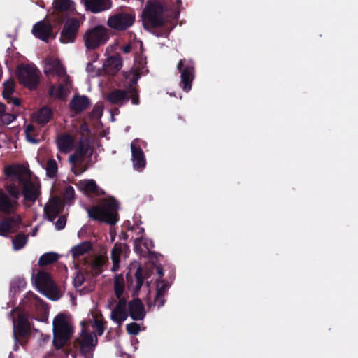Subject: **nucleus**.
<instances>
[{
	"instance_id": "nucleus-5",
	"label": "nucleus",
	"mask_w": 358,
	"mask_h": 358,
	"mask_svg": "<svg viewBox=\"0 0 358 358\" xmlns=\"http://www.w3.org/2000/svg\"><path fill=\"white\" fill-rule=\"evenodd\" d=\"M53 343L57 348H61L73 334L71 320L64 314L57 315L52 321Z\"/></svg>"
},
{
	"instance_id": "nucleus-8",
	"label": "nucleus",
	"mask_w": 358,
	"mask_h": 358,
	"mask_svg": "<svg viewBox=\"0 0 358 358\" xmlns=\"http://www.w3.org/2000/svg\"><path fill=\"white\" fill-rule=\"evenodd\" d=\"M34 281L39 292L48 298L52 300L60 298L61 292L48 272L44 270L39 271L34 277Z\"/></svg>"
},
{
	"instance_id": "nucleus-56",
	"label": "nucleus",
	"mask_w": 358,
	"mask_h": 358,
	"mask_svg": "<svg viewBox=\"0 0 358 358\" xmlns=\"http://www.w3.org/2000/svg\"><path fill=\"white\" fill-rule=\"evenodd\" d=\"M66 17L62 16L61 19L58 20L59 23H64L65 22Z\"/></svg>"
},
{
	"instance_id": "nucleus-29",
	"label": "nucleus",
	"mask_w": 358,
	"mask_h": 358,
	"mask_svg": "<svg viewBox=\"0 0 358 358\" xmlns=\"http://www.w3.org/2000/svg\"><path fill=\"white\" fill-rule=\"evenodd\" d=\"M122 66V60L119 56L110 57L104 64V66L111 73L118 71Z\"/></svg>"
},
{
	"instance_id": "nucleus-61",
	"label": "nucleus",
	"mask_w": 358,
	"mask_h": 358,
	"mask_svg": "<svg viewBox=\"0 0 358 358\" xmlns=\"http://www.w3.org/2000/svg\"><path fill=\"white\" fill-rule=\"evenodd\" d=\"M53 90H54V87H52V90H51V92L52 93Z\"/></svg>"
},
{
	"instance_id": "nucleus-59",
	"label": "nucleus",
	"mask_w": 358,
	"mask_h": 358,
	"mask_svg": "<svg viewBox=\"0 0 358 358\" xmlns=\"http://www.w3.org/2000/svg\"><path fill=\"white\" fill-rule=\"evenodd\" d=\"M143 232H144V229L143 228H141L139 233H143Z\"/></svg>"
},
{
	"instance_id": "nucleus-31",
	"label": "nucleus",
	"mask_w": 358,
	"mask_h": 358,
	"mask_svg": "<svg viewBox=\"0 0 358 358\" xmlns=\"http://www.w3.org/2000/svg\"><path fill=\"white\" fill-rule=\"evenodd\" d=\"M59 255L53 252H49L43 254L38 259V264L40 266H46L56 262Z\"/></svg>"
},
{
	"instance_id": "nucleus-25",
	"label": "nucleus",
	"mask_w": 358,
	"mask_h": 358,
	"mask_svg": "<svg viewBox=\"0 0 358 358\" xmlns=\"http://www.w3.org/2000/svg\"><path fill=\"white\" fill-rule=\"evenodd\" d=\"M87 10L93 13L105 11L111 7L110 0H83Z\"/></svg>"
},
{
	"instance_id": "nucleus-42",
	"label": "nucleus",
	"mask_w": 358,
	"mask_h": 358,
	"mask_svg": "<svg viewBox=\"0 0 358 358\" xmlns=\"http://www.w3.org/2000/svg\"><path fill=\"white\" fill-rule=\"evenodd\" d=\"M75 196V192L74 189L72 186L69 185L67 186L64 192V198L66 201H69L71 203L73 199Z\"/></svg>"
},
{
	"instance_id": "nucleus-6",
	"label": "nucleus",
	"mask_w": 358,
	"mask_h": 358,
	"mask_svg": "<svg viewBox=\"0 0 358 358\" xmlns=\"http://www.w3.org/2000/svg\"><path fill=\"white\" fill-rule=\"evenodd\" d=\"M24 172V169L21 166H8L4 169L8 180L4 185L5 192L15 199H19L21 195L20 187L23 185Z\"/></svg>"
},
{
	"instance_id": "nucleus-27",
	"label": "nucleus",
	"mask_w": 358,
	"mask_h": 358,
	"mask_svg": "<svg viewBox=\"0 0 358 358\" xmlns=\"http://www.w3.org/2000/svg\"><path fill=\"white\" fill-rule=\"evenodd\" d=\"M170 286V283L164 280H159L157 282V293L154 301L155 305L161 307L164 304V296Z\"/></svg>"
},
{
	"instance_id": "nucleus-19",
	"label": "nucleus",
	"mask_w": 358,
	"mask_h": 358,
	"mask_svg": "<svg viewBox=\"0 0 358 358\" xmlns=\"http://www.w3.org/2000/svg\"><path fill=\"white\" fill-rule=\"evenodd\" d=\"M64 209V205L59 197L52 198L44 207V213L48 220L53 222Z\"/></svg>"
},
{
	"instance_id": "nucleus-55",
	"label": "nucleus",
	"mask_w": 358,
	"mask_h": 358,
	"mask_svg": "<svg viewBox=\"0 0 358 358\" xmlns=\"http://www.w3.org/2000/svg\"><path fill=\"white\" fill-rule=\"evenodd\" d=\"M132 266H133V268H139V269L143 268L142 267V266L140 264H138V262L133 263Z\"/></svg>"
},
{
	"instance_id": "nucleus-16",
	"label": "nucleus",
	"mask_w": 358,
	"mask_h": 358,
	"mask_svg": "<svg viewBox=\"0 0 358 358\" xmlns=\"http://www.w3.org/2000/svg\"><path fill=\"white\" fill-rule=\"evenodd\" d=\"M31 32L36 38L45 42L55 38L52 24L45 20L36 22L33 26Z\"/></svg>"
},
{
	"instance_id": "nucleus-50",
	"label": "nucleus",
	"mask_w": 358,
	"mask_h": 358,
	"mask_svg": "<svg viewBox=\"0 0 358 358\" xmlns=\"http://www.w3.org/2000/svg\"><path fill=\"white\" fill-rule=\"evenodd\" d=\"M152 33L154 34H155L157 37L167 36L169 34V32H167L166 31H153Z\"/></svg>"
},
{
	"instance_id": "nucleus-39",
	"label": "nucleus",
	"mask_w": 358,
	"mask_h": 358,
	"mask_svg": "<svg viewBox=\"0 0 358 358\" xmlns=\"http://www.w3.org/2000/svg\"><path fill=\"white\" fill-rule=\"evenodd\" d=\"M88 276L86 270H79L77 271L74 278L75 286L76 287L82 286Z\"/></svg>"
},
{
	"instance_id": "nucleus-40",
	"label": "nucleus",
	"mask_w": 358,
	"mask_h": 358,
	"mask_svg": "<svg viewBox=\"0 0 358 358\" xmlns=\"http://www.w3.org/2000/svg\"><path fill=\"white\" fill-rule=\"evenodd\" d=\"M14 92V82L12 80H8L4 83V87L2 96L4 99H8Z\"/></svg>"
},
{
	"instance_id": "nucleus-26",
	"label": "nucleus",
	"mask_w": 358,
	"mask_h": 358,
	"mask_svg": "<svg viewBox=\"0 0 358 358\" xmlns=\"http://www.w3.org/2000/svg\"><path fill=\"white\" fill-rule=\"evenodd\" d=\"M74 138L69 134L62 133L58 135L57 145L62 153H69L74 147Z\"/></svg>"
},
{
	"instance_id": "nucleus-32",
	"label": "nucleus",
	"mask_w": 358,
	"mask_h": 358,
	"mask_svg": "<svg viewBox=\"0 0 358 358\" xmlns=\"http://www.w3.org/2000/svg\"><path fill=\"white\" fill-rule=\"evenodd\" d=\"M52 6L55 11L62 13L73 9V2L71 0H54Z\"/></svg>"
},
{
	"instance_id": "nucleus-51",
	"label": "nucleus",
	"mask_w": 358,
	"mask_h": 358,
	"mask_svg": "<svg viewBox=\"0 0 358 358\" xmlns=\"http://www.w3.org/2000/svg\"><path fill=\"white\" fill-rule=\"evenodd\" d=\"M131 50V45L130 44H127L122 47V51L124 53H129Z\"/></svg>"
},
{
	"instance_id": "nucleus-22",
	"label": "nucleus",
	"mask_w": 358,
	"mask_h": 358,
	"mask_svg": "<svg viewBox=\"0 0 358 358\" xmlns=\"http://www.w3.org/2000/svg\"><path fill=\"white\" fill-rule=\"evenodd\" d=\"M137 142L136 139L131 143L132 161L134 169H142L145 166V158L141 148L136 145Z\"/></svg>"
},
{
	"instance_id": "nucleus-23",
	"label": "nucleus",
	"mask_w": 358,
	"mask_h": 358,
	"mask_svg": "<svg viewBox=\"0 0 358 358\" xmlns=\"http://www.w3.org/2000/svg\"><path fill=\"white\" fill-rule=\"evenodd\" d=\"M90 99L85 95H75L69 103V107L76 114H80L89 108Z\"/></svg>"
},
{
	"instance_id": "nucleus-43",
	"label": "nucleus",
	"mask_w": 358,
	"mask_h": 358,
	"mask_svg": "<svg viewBox=\"0 0 358 358\" xmlns=\"http://www.w3.org/2000/svg\"><path fill=\"white\" fill-rule=\"evenodd\" d=\"M127 331L129 334L137 335L140 331V325L136 322H131L127 325Z\"/></svg>"
},
{
	"instance_id": "nucleus-11",
	"label": "nucleus",
	"mask_w": 358,
	"mask_h": 358,
	"mask_svg": "<svg viewBox=\"0 0 358 358\" xmlns=\"http://www.w3.org/2000/svg\"><path fill=\"white\" fill-rule=\"evenodd\" d=\"M177 69L181 73L180 86L185 92H188L192 89L194 79V63L192 59H182L178 62Z\"/></svg>"
},
{
	"instance_id": "nucleus-48",
	"label": "nucleus",
	"mask_w": 358,
	"mask_h": 358,
	"mask_svg": "<svg viewBox=\"0 0 358 358\" xmlns=\"http://www.w3.org/2000/svg\"><path fill=\"white\" fill-rule=\"evenodd\" d=\"M8 103H12L15 106H20L21 105V100L17 97L9 96L8 99H6Z\"/></svg>"
},
{
	"instance_id": "nucleus-58",
	"label": "nucleus",
	"mask_w": 358,
	"mask_h": 358,
	"mask_svg": "<svg viewBox=\"0 0 358 358\" xmlns=\"http://www.w3.org/2000/svg\"><path fill=\"white\" fill-rule=\"evenodd\" d=\"M158 274H159V276H162L163 275L162 270H158Z\"/></svg>"
},
{
	"instance_id": "nucleus-37",
	"label": "nucleus",
	"mask_w": 358,
	"mask_h": 358,
	"mask_svg": "<svg viewBox=\"0 0 358 358\" xmlns=\"http://www.w3.org/2000/svg\"><path fill=\"white\" fill-rule=\"evenodd\" d=\"M93 317V324L92 325V328L96 331L97 335L101 336L104 332V324L103 322L102 316H94Z\"/></svg>"
},
{
	"instance_id": "nucleus-14",
	"label": "nucleus",
	"mask_w": 358,
	"mask_h": 358,
	"mask_svg": "<svg viewBox=\"0 0 358 358\" xmlns=\"http://www.w3.org/2000/svg\"><path fill=\"white\" fill-rule=\"evenodd\" d=\"M143 237L137 238L134 241V250L141 256L147 257L148 260L152 263V268H163V266L158 263L163 256L156 252L150 251V246L147 242L143 243L145 250L141 248Z\"/></svg>"
},
{
	"instance_id": "nucleus-44",
	"label": "nucleus",
	"mask_w": 358,
	"mask_h": 358,
	"mask_svg": "<svg viewBox=\"0 0 358 358\" xmlns=\"http://www.w3.org/2000/svg\"><path fill=\"white\" fill-rule=\"evenodd\" d=\"M34 130V127L32 124L27 126L25 129L26 137L28 141L31 143H37V140L31 135V132Z\"/></svg>"
},
{
	"instance_id": "nucleus-41",
	"label": "nucleus",
	"mask_w": 358,
	"mask_h": 358,
	"mask_svg": "<svg viewBox=\"0 0 358 358\" xmlns=\"http://www.w3.org/2000/svg\"><path fill=\"white\" fill-rule=\"evenodd\" d=\"M71 164V171L76 176H79L87 170V168L83 164V161H78V162Z\"/></svg>"
},
{
	"instance_id": "nucleus-35",
	"label": "nucleus",
	"mask_w": 358,
	"mask_h": 358,
	"mask_svg": "<svg viewBox=\"0 0 358 358\" xmlns=\"http://www.w3.org/2000/svg\"><path fill=\"white\" fill-rule=\"evenodd\" d=\"M45 170L48 178H53L57 176L58 166L54 159H50L47 162Z\"/></svg>"
},
{
	"instance_id": "nucleus-7",
	"label": "nucleus",
	"mask_w": 358,
	"mask_h": 358,
	"mask_svg": "<svg viewBox=\"0 0 358 358\" xmlns=\"http://www.w3.org/2000/svg\"><path fill=\"white\" fill-rule=\"evenodd\" d=\"M129 99L131 100V103L134 105L140 103L139 91L136 80L130 83L126 90L115 89L110 92L106 97V100L109 103L119 106L127 103Z\"/></svg>"
},
{
	"instance_id": "nucleus-24",
	"label": "nucleus",
	"mask_w": 358,
	"mask_h": 358,
	"mask_svg": "<svg viewBox=\"0 0 358 358\" xmlns=\"http://www.w3.org/2000/svg\"><path fill=\"white\" fill-rule=\"evenodd\" d=\"M129 316L134 320H142L146 315L145 307L138 299L131 301L128 304Z\"/></svg>"
},
{
	"instance_id": "nucleus-33",
	"label": "nucleus",
	"mask_w": 358,
	"mask_h": 358,
	"mask_svg": "<svg viewBox=\"0 0 358 358\" xmlns=\"http://www.w3.org/2000/svg\"><path fill=\"white\" fill-rule=\"evenodd\" d=\"M122 248L120 244L115 243L111 250L112 268H120V255Z\"/></svg>"
},
{
	"instance_id": "nucleus-17",
	"label": "nucleus",
	"mask_w": 358,
	"mask_h": 358,
	"mask_svg": "<svg viewBox=\"0 0 358 358\" xmlns=\"http://www.w3.org/2000/svg\"><path fill=\"white\" fill-rule=\"evenodd\" d=\"M40 188L39 184L33 182L30 178L24 176L21 194L25 200L34 203L41 194Z\"/></svg>"
},
{
	"instance_id": "nucleus-18",
	"label": "nucleus",
	"mask_w": 358,
	"mask_h": 358,
	"mask_svg": "<svg viewBox=\"0 0 358 358\" xmlns=\"http://www.w3.org/2000/svg\"><path fill=\"white\" fill-rule=\"evenodd\" d=\"M90 150V140L87 138H81L75 149L74 153L71 155L69 157V163L75 164L78 161H83L84 157Z\"/></svg>"
},
{
	"instance_id": "nucleus-1",
	"label": "nucleus",
	"mask_w": 358,
	"mask_h": 358,
	"mask_svg": "<svg viewBox=\"0 0 358 358\" xmlns=\"http://www.w3.org/2000/svg\"><path fill=\"white\" fill-rule=\"evenodd\" d=\"M19 199H15L0 188V213L6 217L0 220V236L8 237L10 234L17 232L22 224V218L17 213L20 206Z\"/></svg>"
},
{
	"instance_id": "nucleus-13",
	"label": "nucleus",
	"mask_w": 358,
	"mask_h": 358,
	"mask_svg": "<svg viewBox=\"0 0 358 358\" xmlns=\"http://www.w3.org/2000/svg\"><path fill=\"white\" fill-rule=\"evenodd\" d=\"M135 19L134 14L121 12L110 16L107 24L112 29L124 31L133 25Z\"/></svg>"
},
{
	"instance_id": "nucleus-46",
	"label": "nucleus",
	"mask_w": 358,
	"mask_h": 358,
	"mask_svg": "<svg viewBox=\"0 0 358 358\" xmlns=\"http://www.w3.org/2000/svg\"><path fill=\"white\" fill-rule=\"evenodd\" d=\"M1 117L3 124H9L16 119V115L13 114L6 113L5 112L4 115H3Z\"/></svg>"
},
{
	"instance_id": "nucleus-34",
	"label": "nucleus",
	"mask_w": 358,
	"mask_h": 358,
	"mask_svg": "<svg viewBox=\"0 0 358 358\" xmlns=\"http://www.w3.org/2000/svg\"><path fill=\"white\" fill-rule=\"evenodd\" d=\"M28 241V235L23 233L17 234L13 239V247L15 250L23 248Z\"/></svg>"
},
{
	"instance_id": "nucleus-62",
	"label": "nucleus",
	"mask_w": 358,
	"mask_h": 358,
	"mask_svg": "<svg viewBox=\"0 0 358 358\" xmlns=\"http://www.w3.org/2000/svg\"><path fill=\"white\" fill-rule=\"evenodd\" d=\"M64 269H66V268H67V267L64 265Z\"/></svg>"
},
{
	"instance_id": "nucleus-49",
	"label": "nucleus",
	"mask_w": 358,
	"mask_h": 358,
	"mask_svg": "<svg viewBox=\"0 0 358 358\" xmlns=\"http://www.w3.org/2000/svg\"><path fill=\"white\" fill-rule=\"evenodd\" d=\"M64 88L62 85H59L58 87V88L56 90V92H55V96L58 99H62L64 96Z\"/></svg>"
},
{
	"instance_id": "nucleus-38",
	"label": "nucleus",
	"mask_w": 358,
	"mask_h": 358,
	"mask_svg": "<svg viewBox=\"0 0 358 358\" xmlns=\"http://www.w3.org/2000/svg\"><path fill=\"white\" fill-rule=\"evenodd\" d=\"M148 270H136L135 273L136 289L139 290L142 287L143 280L148 277Z\"/></svg>"
},
{
	"instance_id": "nucleus-60",
	"label": "nucleus",
	"mask_w": 358,
	"mask_h": 358,
	"mask_svg": "<svg viewBox=\"0 0 358 358\" xmlns=\"http://www.w3.org/2000/svg\"><path fill=\"white\" fill-rule=\"evenodd\" d=\"M150 245L151 247H153V244H152V242H150Z\"/></svg>"
},
{
	"instance_id": "nucleus-30",
	"label": "nucleus",
	"mask_w": 358,
	"mask_h": 358,
	"mask_svg": "<svg viewBox=\"0 0 358 358\" xmlns=\"http://www.w3.org/2000/svg\"><path fill=\"white\" fill-rule=\"evenodd\" d=\"M52 116V110L48 107H43L36 114V121L40 124H47Z\"/></svg>"
},
{
	"instance_id": "nucleus-15",
	"label": "nucleus",
	"mask_w": 358,
	"mask_h": 358,
	"mask_svg": "<svg viewBox=\"0 0 358 358\" xmlns=\"http://www.w3.org/2000/svg\"><path fill=\"white\" fill-rule=\"evenodd\" d=\"M80 22L76 17L67 19L60 34L59 41L62 43H73L77 37Z\"/></svg>"
},
{
	"instance_id": "nucleus-57",
	"label": "nucleus",
	"mask_w": 358,
	"mask_h": 358,
	"mask_svg": "<svg viewBox=\"0 0 358 358\" xmlns=\"http://www.w3.org/2000/svg\"><path fill=\"white\" fill-rule=\"evenodd\" d=\"M37 231H38V229L36 227L34 228V231H33V236H35L37 233Z\"/></svg>"
},
{
	"instance_id": "nucleus-36",
	"label": "nucleus",
	"mask_w": 358,
	"mask_h": 358,
	"mask_svg": "<svg viewBox=\"0 0 358 358\" xmlns=\"http://www.w3.org/2000/svg\"><path fill=\"white\" fill-rule=\"evenodd\" d=\"M114 289L117 298H120L124 290V282L122 275H117L115 278Z\"/></svg>"
},
{
	"instance_id": "nucleus-10",
	"label": "nucleus",
	"mask_w": 358,
	"mask_h": 358,
	"mask_svg": "<svg viewBox=\"0 0 358 358\" xmlns=\"http://www.w3.org/2000/svg\"><path fill=\"white\" fill-rule=\"evenodd\" d=\"M16 73L21 85L30 90L37 88L41 72L35 66L21 64L17 66Z\"/></svg>"
},
{
	"instance_id": "nucleus-20",
	"label": "nucleus",
	"mask_w": 358,
	"mask_h": 358,
	"mask_svg": "<svg viewBox=\"0 0 358 358\" xmlns=\"http://www.w3.org/2000/svg\"><path fill=\"white\" fill-rule=\"evenodd\" d=\"M76 185L78 189L86 195L94 194L95 196H101L105 194V192L101 189L97 185L95 180L92 179L80 180Z\"/></svg>"
},
{
	"instance_id": "nucleus-21",
	"label": "nucleus",
	"mask_w": 358,
	"mask_h": 358,
	"mask_svg": "<svg viewBox=\"0 0 358 358\" xmlns=\"http://www.w3.org/2000/svg\"><path fill=\"white\" fill-rule=\"evenodd\" d=\"M126 308L127 301L124 299H120L115 308L111 312L110 319L116 322L119 327H120L122 322L128 317Z\"/></svg>"
},
{
	"instance_id": "nucleus-9",
	"label": "nucleus",
	"mask_w": 358,
	"mask_h": 358,
	"mask_svg": "<svg viewBox=\"0 0 358 358\" xmlns=\"http://www.w3.org/2000/svg\"><path fill=\"white\" fill-rule=\"evenodd\" d=\"M83 40L87 49L95 50L109 40V30L103 25H96L85 33Z\"/></svg>"
},
{
	"instance_id": "nucleus-47",
	"label": "nucleus",
	"mask_w": 358,
	"mask_h": 358,
	"mask_svg": "<svg viewBox=\"0 0 358 358\" xmlns=\"http://www.w3.org/2000/svg\"><path fill=\"white\" fill-rule=\"evenodd\" d=\"M66 224V217L65 215H61L55 222V227L57 230L63 229Z\"/></svg>"
},
{
	"instance_id": "nucleus-2",
	"label": "nucleus",
	"mask_w": 358,
	"mask_h": 358,
	"mask_svg": "<svg viewBox=\"0 0 358 358\" xmlns=\"http://www.w3.org/2000/svg\"><path fill=\"white\" fill-rule=\"evenodd\" d=\"M92 251L93 244L90 241H82L72 247L70 253L75 264L74 268H80L79 262L90 266L91 268H102L108 264V257L105 248L98 252H92Z\"/></svg>"
},
{
	"instance_id": "nucleus-52",
	"label": "nucleus",
	"mask_w": 358,
	"mask_h": 358,
	"mask_svg": "<svg viewBox=\"0 0 358 358\" xmlns=\"http://www.w3.org/2000/svg\"><path fill=\"white\" fill-rule=\"evenodd\" d=\"M80 129L83 131L87 132V133H89L90 131V130L89 127H88V125L86 123L81 124Z\"/></svg>"
},
{
	"instance_id": "nucleus-3",
	"label": "nucleus",
	"mask_w": 358,
	"mask_h": 358,
	"mask_svg": "<svg viewBox=\"0 0 358 358\" xmlns=\"http://www.w3.org/2000/svg\"><path fill=\"white\" fill-rule=\"evenodd\" d=\"M118 203L114 199H106L100 205L87 208L88 217L99 223L115 225L118 221Z\"/></svg>"
},
{
	"instance_id": "nucleus-53",
	"label": "nucleus",
	"mask_w": 358,
	"mask_h": 358,
	"mask_svg": "<svg viewBox=\"0 0 358 358\" xmlns=\"http://www.w3.org/2000/svg\"><path fill=\"white\" fill-rule=\"evenodd\" d=\"M94 70V66H93V64L91 62H88L87 64L86 71L88 72H93Z\"/></svg>"
},
{
	"instance_id": "nucleus-4",
	"label": "nucleus",
	"mask_w": 358,
	"mask_h": 358,
	"mask_svg": "<svg viewBox=\"0 0 358 358\" xmlns=\"http://www.w3.org/2000/svg\"><path fill=\"white\" fill-rule=\"evenodd\" d=\"M166 7L158 1H148L142 13L143 27L146 30L159 28L164 25L163 17Z\"/></svg>"
},
{
	"instance_id": "nucleus-28",
	"label": "nucleus",
	"mask_w": 358,
	"mask_h": 358,
	"mask_svg": "<svg viewBox=\"0 0 358 358\" xmlns=\"http://www.w3.org/2000/svg\"><path fill=\"white\" fill-rule=\"evenodd\" d=\"M48 65L49 69L48 70L45 71V73L46 75H48V73H52L55 74L60 78L66 76V69L59 59L52 58L48 60Z\"/></svg>"
},
{
	"instance_id": "nucleus-12",
	"label": "nucleus",
	"mask_w": 358,
	"mask_h": 358,
	"mask_svg": "<svg viewBox=\"0 0 358 358\" xmlns=\"http://www.w3.org/2000/svg\"><path fill=\"white\" fill-rule=\"evenodd\" d=\"M81 325L82 329L77 338V342L83 352H90L94 350L97 345V337L96 334L91 332L90 324L88 322L83 321L81 322Z\"/></svg>"
},
{
	"instance_id": "nucleus-54",
	"label": "nucleus",
	"mask_w": 358,
	"mask_h": 358,
	"mask_svg": "<svg viewBox=\"0 0 358 358\" xmlns=\"http://www.w3.org/2000/svg\"><path fill=\"white\" fill-rule=\"evenodd\" d=\"M6 105L0 102V117L4 115L6 112Z\"/></svg>"
},
{
	"instance_id": "nucleus-45",
	"label": "nucleus",
	"mask_w": 358,
	"mask_h": 358,
	"mask_svg": "<svg viewBox=\"0 0 358 358\" xmlns=\"http://www.w3.org/2000/svg\"><path fill=\"white\" fill-rule=\"evenodd\" d=\"M103 108L101 105H95L93 108L92 111L91 112V115L92 117L99 118L103 113Z\"/></svg>"
}]
</instances>
